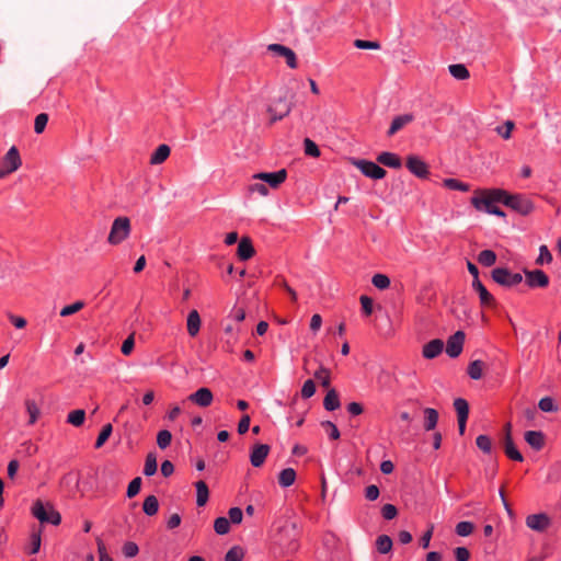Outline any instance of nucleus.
I'll return each instance as SVG.
<instances>
[{
    "mask_svg": "<svg viewBox=\"0 0 561 561\" xmlns=\"http://www.w3.org/2000/svg\"><path fill=\"white\" fill-rule=\"evenodd\" d=\"M158 463L157 457L153 453H149L146 457V462L144 467V473L147 477H151L157 472Z\"/></svg>",
    "mask_w": 561,
    "mask_h": 561,
    "instance_id": "nucleus-35",
    "label": "nucleus"
},
{
    "mask_svg": "<svg viewBox=\"0 0 561 561\" xmlns=\"http://www.w3.org/2000/svg\"><path fill=\"white\" fill-rule=\"evenodd\" d=\"M414 119L412 114H403L394 117L392 119V123L390 125V128L388 129V136H393L397 134L400 129H402L404 126L410 124Z\"/></svg>",
    "mask_w": 561,
    "mask_h": 561,
    "instance_id": "nucleus-23",
    "label": "nucleus"
},
{
    "mask_svg": "<svg viewBox=\"0 0 561 561\" xmlns=\"http://www.w3.org/2000/svg\"><path fill=\"white\" fill-rule=\"evenodd\" d=\"M454 553L457 561H469L470 559V551L465 547H457Z\"/></svg>",
    "mask_w": 561,
    "mask_h": 561,
    "instance_id": "nucleus-63",
    "label": "nucleus"
},
{
    "mask_svg": "<svg viewBox=\"0 0 561 561\" xmlns=\"http://www.w3.org/2000/svg\"><path fill=\"white\" fill-rule=\"evenodd\" d=\"M270 453V446L266 444H256L250 455V461L253 467H261Z\"/></svg>",
    "mask_w": 561,
    "mask_h": 561,
    "instance_id": "nucleus-17",
    "label": "nucleus"
},
{
    "mask_svg": "<svg viewBox=\"0 0 561 561\" xmlns=\"http://www.w3.org/2000/svg\"><path fill=\"white\" fill-rule=\"evenodd\" d=\"M25 408H26V412L30 416L28 424L32 425L37 421V419L41 414V410L37 407V404L35 403V401L30 400V399L25 400Z\"/></svg>",
    "mask_w": 561,
    "mask_h": 561,
    "instance_id": "nucleus-36",
    "label": "nucleus"
},
{
    "mask_svg": "<svg viewBox=\"0 0 561 561\" xmlns=\"http://www.w3.org/2000/svg\"><path fill=\"white\" fill-rule=\"evenodd\" d=\"M267 49L277 56L284 57L289 68H297L296 54L293 49L280 44H271L267 46Z\"/></svg>",
    "mask_w": 561,
    "mask_h": 561,
    "instance_id": "nucleus-14",
    "label": "nucleus"
},
{
    "mask_svg": "<svg viewBox=\"0 0 561 561\" xmlns=\"http://www.w3.org/2000/svg\"><path fill=\"white\" fill-rule=\"evenodd\" d=\"M321 25L319 13L312 8L302 9L295 20V27L307 34L319 33Z\"/></svg>",
    "mask_w": 561,
    "mask_h": 561,
    "instance_id": "nucleus-2",
    "label": "nucleus"
},
{
    "mask_svg": "<svg viewBox=\"0 0 561 561\" xmlns=\"http://www.w3.org/2000/svg\"><path fill=\"white\" fill-rule=\"evenodd\" d=\"M503 445H504V453L508 458H511L512 460H515V461L524 460L523 455L515 447L511 434L507 433L504 436Z\"/></svg>",
    "mask_w": 561,
    "mask_h": 561,
    "instance_id": "nucleus-22",
    "label": "nucleus"
},
{
    "mask_svg": "<svg viewBox=\"0 0 561 561\" xmlns=\"http://www.w3.org/2000/svg\"><path fill=\"white\" fill-rule=\"evenodd\" d=\"M526 525L533 530L543 531L549 527L550 518L545 513L533 514L527 516Z\"/></svg>",
    "mask_w": 561,
    "mask_h": 561,
    "instance_id": "nucleus-16",
    "label": "nucleus"
},
{
    "mask_svg": "<svg viewBox=\"0 0 561 561\" xmlns=\"http://www.w3.org/2000/svg\"><path fill=\"white\" fill-rule=\"evenodd\" d=\"M499 197H504L503 204L518 214L526 216L530 214L534 209L533 202L524 195L520 194H510L508 192L502 190V192L495 193Z\"/></svg>",
    "mask_w": 561,
    "mask_h": 561,
    "instance_id": "nucleus-4",
    "label": "nucleus"
},
{
    "mask_svg": "<svg viewBox=\"0 0 561 561\" xmlns=\"http://www.w3.org/2000/svg\"><path fill=\"white\" fill-rule=\"evenodd\" d=\"M502 192L501 188H492V190H480L477 191L474 196L471 199L472 205L478 210H484L489 214L504 217V211L497 207L496 203H502L504 197H499L495 193Z\"/></svg>",
    "mask_w": 561,
    "mask_h": 561,
    "instance_id": "nucleus-1",
    "label": "nucleus"
},
{
    "mask_svg": "<svg viewBox=\"0 0 561 561\" xmlns=\"http://www.w3.org/2000/svg\"><path fill=\"white\" fill-rule=\"evenodd\" d=\"M424 415V428L426 431L434 430L438 422V412L433 408H425Z\"/></svg>",
    "mask_w": 561,
    "mask_h": 561,
    "instance_id": "nucleus-28",
    "label": "nucleus"
},
{
    "mask_svg": "<svg viewBox=\"0 0 561 561\" xmlns=\"http://www.w3.org/2000/svg\"><path fill=\"white\" fill-rule=\"evenodd\" d=\"M195 486H196V504L198 506H204L207 503L208 496H209L208 486L202 480L197 481L195 483Z\"/></svg>",
    "mask_w": 561,
    "mask_h": 561,
    "instance_id": "nucleus-27",
    "label": "nucleus"
},
{
    "mask_svg": "<svg viewBox=\"0 0 561 561\" xmlns=\"http://www.w3.org/2000/svg\"><path fill=\"white\" fill-rule=\"evenodd\" d=\"M525 440L536 450H540L545 445V435L540 431H527L525 433Z\"/></svg>",
    "mask_w": 561,
    "mask_h": 561,
    "instance_id": "nucleus-24",
    "label": "nucleus"
},
{
    "mask_svg": "<svg viewBox=\"0 0 561 561\" xmlns=\"http://www.w3.org/2000/svg\"><path fill=\"white\" fill-rule=\"evenodd\" d=\"M476 444L479 449H481L485 454H490L492 450V442L491 438L486 435H479L476 439Z\"/></svg>",
    "mask_w": 561,
    "mask_h": 561,
    "instance_id": "nucleus-46",
    "label": "nucleus"
},
{
    "mask_svg": "<svg viewBox=\"0 0 561 561\" xmlns=\"http://www.w3.org/2000/svg\"><path fill=\"white\" fill-rule=\"evenodd\" d=\"M21 157L15 146H12L5 156L0 160V179L16 171L21 167Z\"/></svg>",
    "mask_w": 561,
    "mask_h": 561,
    "instance_id": "nucleus-6",
    "label": "nucleus"
},
{
    "mask_svg": "<svg viewBox=\"0 0 561 561\" xmlns=\"http://www.w3.org/2000/svg\"><path fill=\"white\" fill-rule=\"evenodd\" d=\"M229 514V522L232 524H240L243 518V513L239 507H232L228 512Z\"/></svg>",
    "mask_w": 561,
    "mask_h": 561,
    "instance_id": "nucleus-62",
    "label": "nucleus"
},
{
    "mask_svg": "<svg viewBox=\"0 0 561 561\" xmlns=\"http://www.w3.org/2000/svg\"><path fill=\"white\" fill-rule=\"evenodd\" d=\"M552 262V254L548 250L547 245H541L539 248V256L536 260V264L542 265L545 263H551Z\"/></svg>",
    "mask_w": 561,
    "mask_h": 561,
    "instance_id": "nucleus-53",
    "label": "nucleus"
},
{
    "mask_svg": "<svg viewBox=\"0 0 561 561\" xmlns=\"http://www.w3.org/2000/svg\"><path fill=\"white\" fill-rule=\"evenodd\" d=\"M48 122V115L46 113H41L35 117L34 122V130L36 134H42L45 130V127Z\"/></svg>",
    "mask_w": 561,
    "mask_h": 561,
    "instance_id": "nucleus-51",
    "label": "nucleus"
},
{
    "mask_svg": "<svg viewBox=\"0 0 561 561\" xmlns=\"http://www.w3.org/2000/svg\"><path fill=\"white\" fill-rule=\"evenodd\" d=\"M321 425H322V427L325 428V431L328 432L330 438H332V439L340 438V431L337 430L335 424H333L330 421H324V422L321 423Z\"/></svg>",
    "mask_w": 561,
    "mask_h": 561,
    "instance_id": "nucleus-60",
    "label": "nucleus"
},
{
    "mask_svg": "<svg viewBox=\"0 0 561 561\" xmlns=\"http://www.w3.org/2000/svg\"><path fill=\"white\" fill-rule=\"evenodd\" d=\"M138 551H139L138 546L133 541H127L123 546V553L126 558L136 557Z\"/></svg>",
    "mask_w": 561,
    "mask_h": 561,
    "instance_id": "nucleus-58",
    "label": "nucleus"
},
{
    "mask_svg": "<svg viewBox=\"0 0 561 561\" xmlns=\"http://www.w3.org/2000/svg\"><path fill=\"white\" fill-rule=\"evenodd\" d=\"M113 432V427H112V424H105L103 427H102V431L101 433L99 434L98 438H96V442H95V448H101L105 442L108 439V437L111 436Z\"/></svg>",
    "mask_w": 561,
    "mask_h": 561,
    "instance_id": "nucleus-42",
    "label": "nucleus"
},
{
    "mask_svg": "<svg viewBox=\"0 0 561 561\" xmlns=\"http://www.w3.org/2000/svg\"><path fill=\"white\" fill-rule=\"evenodd\" d=\"M135 346V333H131L122 344V353L126 356L130 355Z\"/></svg>",
    "mask_w": 561,
    "mask_h": 561,
    "instance_id": "nucleus-59",
    "label": "nucleus"
},
{
    "mask_svg": "<svg viewBox=\"0 0 561 561\" xmlns=\"http://www.w3.org/2000/svg\"><path fill=\"white\" fill-rule=\"evenodd\" d=\"M286 178L287 171L285 169L278 170L277 172H261L253 175V179L267 183L272 188H277Z\"/></svg>",
    "mask_w": 561,
    "mask_h": 561,
    "instance_id": "nucleus-12",
    "label": "nucleus"
},
{
    "mask_svg": "<svg viewBox=\"0 0 561 561\" xmlns=\"http://www.w3.org/2000/svg\"><path fill=\"white\" fill-rule=\"evenodd\" d=\"M466 335L462 331H457L455 334L448 337L446 344V353L451 358L458 357L463 348Z\"/></svg>",
    "mask_w": 561,
    "mask_h": 561,
    "instance_id": "nucleus-10",
    "label": "nucleus"
},
{
    "mask_svg": "<svg viewBox=\"0 0 561 561\" xmlns=\"http://www.w3.org/2000/svg\"><path fill=\"white\" fill-rule=\"evenodd\" d=\"M373 285L378 289H387L390 286V279L385 274H375L371 278Z\"/></svg>",
    "mask_w": 561,
    "mask_h": 561,
    "instance_id": "nucleus-44",
    "label": "nucleus"
},
{
    "mask_svg": "<svg viewBox=\"0 0 561 561\" xmlns=\"http://www.w3.org/2000/svg\"><path fill=\"white\" fill-rule=\"evenodd\" d=\"M170 147L168 145H160L151 154L150 163L151 164H161L163 163L168 157L170 156Z\"/></svg>",
    "mask_w": 561,
    "mask_h": 561,
    "instance_id": "nucleus-26",
    "label": "nucleus"
},
{
    "mask_svg": "<svg viewBox=\"0 0 561 561\" xmlns=\"http://www.w3.org/2000/svg\"><path fill=\"white\" fill-rule=\"evenodd\" d=\"M296 479V472L293 468H286L278 474V483L283 488H288L294 484Z\"/></svg>",
    "mask_w": 561,
    "mask_h": 561,
    "instance_id": "nucleus-30",
    "label": "nucleus"
},
{
    "mask_svg": "<svg viewBox=\"0 0 561 561\" xmlns=\"http://www.w3.org/2000/svg\"><path fill=\"white\" fill-rule=\"evenodd\" d=\"M324 409L334 411L340 408L339 394L334 389H330L323 400Z\"/></svg>",
    "mask_w": 561,
    "mask_h": 561,
    "instance_id": "nucleus-31",
    "label": "nucleus"
},
{
    "mask_svg": "<svg viewBox=\"0 0 561 561\" xmlns=\"http://www.w3.org/2000/svg\"><path fill=\"white\" fill-rule=\"evenodd\" d=\"M377 550L380 553H388L392 549V540L387 535H381L376 540Z\"/></svg>",
    "mask_w": 561,
    "mask_h": 561,
    "instance_id": "nucleus-39",
    "label": "nucleus"
},
{
    "mask_svg": "<svg viewBox=\"0 0 561 561\" xmlns=\"http://www.w3.org/2000/svg\"><path fill=\"white\" fill-rule=\"evenodd\" d=\"M304 146H305V153L307 156H310L313 158H318L320 156V150H319L318 146L311 139L306 138L304 140Z\"/></svg>",
    "mask_w": 561,
    "mask_h": 561,
    "instance_id": "nucleus-52",
    "label": "nucleus"
},
{
    "mask_svg": "<svg viewBox=\"0 0 561 561\" xmlns=\"http://www.w3.org/2000/svg\"><path fill=\"white\" fill-rule=\"evenodd\" d=\"M131 231L130 220L128 217H117L114 219L107 242L112 245H117L125 241Z\"/></svg>",
    "mask_w": 561,
    "mask_h": 561,
    "instance_id": "nucleus-5",
    "label": "nucleus"
},
{
    "mask_svg": "<svg viewBox=\"0 0 561 561\" xmlns=\"http://www.w3.org/2000/svg\"><path fill=\"white\" fill-rule=\"evenodd\" d=\"M478 262L483 266H492L496 262V254L492 250H483L478 255Z\"/></svg>",
    "mask_w": 561,
    "mask_h": 561,
    "instance_id": "nucleus-34",
    "label": "nucleus"
},
{
    "mask_svg": "<svg viewBox=\"0 0 561 561\" xmlns=\"http://www.w3.org/2000/svg\"><path fill=\"white\" fill-rule=\"evenodd\" d=\"M538 408L542 412H556V411H558V407L554 404L552 398H550V397H545V398L540 399L539 403H538Z\"/></svg>",
    "mask_w": 561,
    "mask_h": 561,
    "instance_id": "nucleus-50",
    "label": "nucleus"
},
{
    "mask_svg": "<svg viewBox=\"0 0 561 561\" xmlns=\"http://www.w3.org/2000/svg\"><path fill=\"white\" fill-rule=\"evenodd\" d=\"M140 488H141V478L137 477V478L133 479L127 488V496L129 499L136 496L139 493Z\"/></svg>",
    "mask_w": 561,
    "mask_h": 561,
    "instance_id": "nucleus-54",
    "label": "nucleus"
},
{
    "mask_svg": "<svg viewBox=\"0 0 561 561\" xmlns=\"http://www.w3.org/2000/svg\"><path fill=\"white\" fill-rule=\"evenodd\" d=\"M449 73L457 80H466L470 77V73L465 65L454 64L448 67Z\"/></svg>",
    "mask_w": 561,
    "mask_h": 561,
    "instance_id": "nucleus-32",
    "label": "nucleus"
},
{
    "mask_svg": "<svg viewBox=\"0 0 561 561\" xmlns=\"http://www.w3.org/2000/svg\"><path fill=\"white\" fill-rule=\"evenodd\" d=\"M443 184L445 187H447L449 190L461 191V192H467L470 188L467 183L458 181L457 179H445Z\"/></svg>",
    "mask_w": 561,
    "mask_h": 561,
    "instance_id": "nucleus-40",
    "label": "nucleus"
},
{
    "mask_svg": "<svg viewBox=\"0 0 561 561\" xmlns=\"http://www.w3.org/2000/svg\"><path fill=\"white\" fill-rule=\"evenodd\" d=\"M526 284L530 288H545L549 285L548 275L541 270H525Z\"/></svg>",
    "mask_w": 561,
    "mask_h": 561,
    "instance_id": "nucleus-11",
    "label": "nucleus"
},
{
    "mask_svg": "<svg viewBox=\"0 0 561 561\" xmlns=\"http://www.w3.org/2000/svg\"><path fill=\"white\" fill-rule=\"evenodd\" d=\"M472 287L479 294L481 305H483V306L494 305V302H495L494 297L488 291V289L480 282V279H473Z\"/></svg>",
    "mask_w": 561,
    "mask_h": 561,
    "instance_id": "nucleus-19",
    "label": "nucleus"
},
{
    "mask_svg": "<svg viewBox=\"0 0 561 561\" xmlns=\"http://www.w3.org/2000/svg\"><path fill=\"white\" fill-rule=\"evenodd\" d=\"M214 529L218 535H226L230 529V522L226 517H218L215 519Z\"/></svg>",
    "mask_w": 561,
    "mask_h": 561,
    "instance_id": "nucleus-41",
    "label": "nucleus"
},
{
    "mask_svg": "<svg viewBox=\"0 0 561 561\" xmlns=\"http://www.w3.org/2000/svg\"><path fill=\"white\" fill-rule=\"evenodd\" d=\"M444 350V342L440 339H434L423 346L422 354L427 359L437 357Z\"/></svg>",
    "mask_w": 561,
    "mask_h": 561,
    "instance_id": "nucleus-18",
    "label": "nucleus"
},
{
    "mask_svg": "<svg viewBox=\"0 0 561 561\" xmlns=\"http://www.w3.org/2000/svg\"><path fill=\"white\" fill-rule=\"evenodd\" d=\"M187 399L201 408H207L211 404L214 396L210 389L203 387L190 394Z\"/></svg>",
    "mask_w": 561,
    "mask_h": 561,
    "instance_id": "nucleus-15",
    "label": "nucleus"
},
{
    "mask_svg": "<svg viewBox=\"0 0 561 561\" xmlns=\"http://www.w3.org/2000/svg\"><path fill=\"white\" fill-rule=\"evenodd\" d=\"M377 161L388 168L400 169L402 167L401 159L398 154L383 151L378 154Z\"/></svg>",
    "mask_w": 561,
    "mask_h": 561,
    "instance_id": "nucleus-20",
    "label": "nucleus"
},
{
    "mask_svg": "<svg viewBox=\"0 0 561 561\" xmlns=\"http://www.w3.org/2000/svg\"><path fill=\"white\" fill-rule=\"evenodd\" d=\"M142 510L148 516L156 515L159 510V502L154 495H149L145 499Z\"/></svg>",
    "mask_w": 561,
    "mask_h": 561,
    "instance_id": "nucleus-33",
    "label": "nucleus"
},
{
    "mask_svg": "<svg viewBox=\"0 0 561 561\" xmlns=\"http://www.w3.org/2000/svg\"><path fill=\"white\" fill-rule=\"evenodd\" d=\"M316 392V385L313 382V380L311 379H308L305 381L302 388H301V397L304 399H309L310 397H312Z\"/></svg>",
    "mask_w": 561,
    "mask_h": 561,
    "instance_id": "nucleus-56",
    "label": "nucleus"
},
{
    "mask_svg": "<svg viewBox=\"0 0 561 561\" xmlns=\"http://www.w3.org/2000/svg\"><path fill=\"white\" fill-rule=\"evenodd\" d=\"M243 550L240 547H232L225 557V561H241L243 558Z\"/></svg>",
    "mask_w": 561,
    "mask_h": 561,
    "instance_id": "nucleus-55",
    "label": "nucleus"
},
{
    "mask_svg": "<svg viewBox=\"0 0 561 561\" xmlns=\"http://www.w3.org/2000/svg\"><path fill=\"white\" fill-rule=\"evenodd\" d=\"M491 277L496 284L503 287H513L523 280L522 274L512 273L507 267L494 268L491 273Z\"/></svg>",
    "mask_w": 561,
    "mask_h": 561,
    "instance_id": "nucleus-7",
    "label": "nucleus"
},
{
    "mask_svg": "<svg viewBox=\"0 0 561 561\" xmlns=\"http://www.w3.org/2000/svg\"><path fill=\"white\" fill-rule=\"evenodd\" d=\"M515 124L512 121H506L504 126L496 127V133L504 139L511 138V133L514 129Z\"/></svg>",
    "mask_w": 561,
    "mask_h": 561,
    "instance_id": "nucleus-57",
    "label": "nucleus"
},
{
    "mask_svg": "<svg viewBox=\"0 0 561 561\" xmlns=\"http://www.w3.org/2000/svg\"><path fill=\"white\" fill-rule=\"evenodd\" d=\"M484 367L485 365L482 360L476 359L469 364L467 373L471 379L479 380L482 378Z\"/></svg>",
    "mask_w": 561,
    "mask_h": 561,
    "instance_id": "nucleus-29",
    "label": "nucleus"
},
{
    "mask_svg": "<svg viewBox=\"0 0 561 561\" xmlns=\"http://www.w3.org/2000/svg\"><path fill=\"white\" fill-rule=\"evenodd\" d=\"M454 407L457 412L458 419H468L469 415V404L468 402L462 399L458 398L454 401Z\"/></svg>",
    "mask_w": 561,
    "mask_h": 561,
    "instance_id": "nucleus-38",
    "label": "nucleus"
},
{
    "mask_svg": "<svg viewBox=\"0 0 561 561\" xmlns=\"http://www.w3.org/2000/svg\"><path fill=\"white\" fill-rule=\"evenodd\" d=\"M85 419L84 410L78 409L73 410L68 414L67 422L71 425L79 427L83 424Z\"/></svg>",
    "mask_w": 561,
    "mask_h": 561,
    "instance_id": "nucleus-37",
    "label": "nucleus"
},
{
    "mask_svg": "<svg viewBox=\"0 0 561 561\" xmlns=\"http://www.w3.org/2000/svg\"><path fill=\"white\" fill-rule=\"evenodd\" d=\"M352 164L356 167L365 176L374 180L383 179L387 174L385 169L373 161L364 159H352Z\"/></svg>",
    "mask_w": 561,
    "mask_h": 561,
    "instance_id": "nucleus-8",
    "label": "nucleus"
},
{
    "mask_svg": "<svg viewBox=\"0 0 561 561\" xmlns=\"http://www.w3.org/2000/svg\"><path fill=\"white\" fill-rule=\"evenodd\" d=\"M201 317L197 310H192L187 316L186 327L190 336L194 337L198 334L201 329Z\"/></svg>",
    "mask_w": 561,
    "mask_h": 561,
    "instance_id": "nucleus-25",
    "label": "nucleus"
},
{
    "mask_svg": "<svg viewBox=\"0 0 561 561\" xmlns=\"http://www.w3.org/2000/svg\"><path fill=\"white\" fill-rule=\"evenodd\" d=\"M83 307H84V302L81 301V300H78V301L73 302L72 305L64 307L60 310V316L61 317H69L71 314L80 311L81 309H83Z\"/></svg>",
    "mask_w": 561,
    "mask_h": 561,
    "instance_id": "nucleus-48",
    "label": "nucleus"
},
{
    "mask_svg": "<svg viewBox=\"0 0 561 561\" xmlns=\"http://www.w3.org/2000/svg\"><path fill=\"white\" fill-rule=\"evenodd\" d=\"M379 496V489L377 485L375 484H371V485H368L366 489H365V497L368 500V501H375L377 500Z\"/></svg>",
    "mask_w": 561,
    "mask_h": 561,
    "instance_id": "nucleus-64",
    "label": "nucleus"
},
{
    "mask_svg": "<svg viewBox=\"0 0 561 561\" xmlns=\"http://www.w3.org/2000/svg\"><path fill=\"white\" fill-rule=\"evenodd\" d=\"M354 46L358 49H380V43L377 41L355 39Z\"/></svg>",
    "mask_w": 561,
    "mask_h": 561,
    "instance_id": "nucleus-49",
    "label": "nucleus"
},
{
    "mask_svg": "<svg viewBox=\"0 0 561 561\" xmlns=\"http://www.w3.org/2000/svg\"><path fill=\"white\" fill-rule=\"evenodd\" d=\"M314 377L320 380V383L323 388L330 387V370L324 366H320L319 369L314 373Z\"/></svg>",
    "mask_w": 561,
    "mask_h": 561,
    "instance_id": "nucleus-43",
    "label": "nucleus"
},
{
    "mask_svg": "<svg viewBox=\"0 0 561 561\" xmlns=\"http://www.w3.org/2000/svg\"><path fill=\"white\" fill-rule=\"evenodd\" d=\"M32 515L37 518L42 524L50 523L53 525H59L61 522L60 514L54 508L49 502H43L36 500L31 507Z\"/></svg>",
    "mask_w": 561,
    "mask_h": 561,
    "instance_id": "nucleus-3",
    "label": "nucleus"
},
{
    "mask_svg": "<svg viewBox=\"0 0 561 561\" xmlns=\"http://www.w3.org/2000/svg\"><path fill=\"white\" fill-rule=\"evenodd\" d=\"M381 514H382L385 519L390 520V519H393L397 516L398 510L392 504H385L382 506Z\"/></svg>",
    "mask_w": 561,
    "mask_h": 561,
    "instance_id": "nucleus-61",
    "label": "nucleus"
},
{
    "mask_svg": "<svg viewBox=\"0 0 561 561\" xmlns=\"http://www.w3.org/2000/svg\"><path fill=\"white\" fill-rule=\"evenodd\" d=\"M474 526L471 522H460L456 525V534L461 537H467L472 534Z\"/></svg>",
    "mask_w": 561,
    "mask_h": 561,
    "instance_id": "nucleus-47",
    "label": "nucleus"
},
{
    "mask_svg": "<svg viewBox=\"0 0 561 561\" xmlns=\"http://www.w3.org/2000/svg\"><path fill=\"white\" fill-rule=\"evenodd\" d=\"M291 111V102L288 101V95L285 93L273 105L268 107V113L272 115V122H276L287 116Z\"/></svg>",
    "mask_w": 561,
    "mask_h": 561,
    "instance_id": "nucleus-9",
    "label": "nucleus"
},
{
    "mask_svg": "<svg viewBox=\"0 0 561 561\" xmlns=\"http://www.w3.org/2000/svg\"><path fill=\"white\" fill-rule=\"evenodd\" d=\"M255 253V250L252 245V242L249 238L244 237L240 240L238 244L237 254L238 257L242 261H247L251 259Z\"/></svg>",
    "mask_w": 561,
    "mask_h": 561,
    "instance_id": "nucleus-21",
    "label": "nucleus"
},
{
    "mask_svg": "<svg viewBox=\"0 0 561 561\" xmlns=\"http://www.w3.org/2000/svg\"><path fill=\"white\" fill-rule=\"evenodd\" d=\"M172 440V434L168 430H162L158 433L157 444L161 449H165Z\"/></svg>",
    "mask_w": 561,
    "mask_h": 561,
    "instance_id": "nucleus-45",
    "label": "nucleus"
},
{
    "mask_svg": "<svg viewBox=\"0 0 561 561\" xmlns=\"http://www.w3.org/2000/svg\"><path fill=\"white\" fill-rule=\"evenodd\" d=\"M407 168L409 171L420 179L428 175V165L417 156L411 154L407 158Z\"/></svg>",
    "mask_w": 561,
    "mask_h": 561,
    "instance_id": "nucleus-13",
    "label": "nucleus"
}]
</instances>
